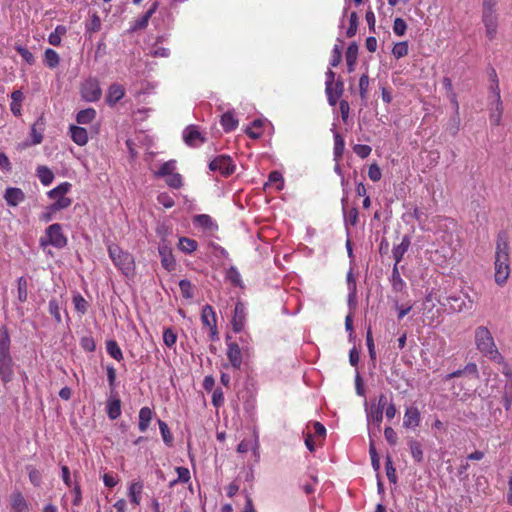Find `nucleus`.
Here are the masks:
<instances>
[{
    "label": "nucleus",
    "mask_w": 512,
    "mask_h": 512,
    "mask_svg": "<svg viewBox=\"0 0 512 512\" xmlns=\"http://www.w3.org/2000/svg\"><path fill=\"white\" fill-rule=\"evenodd\" d=\"M245 306L242 302H237L234 308V315L232 318V328L235 332H240L245 324Z\"/></svg>",
    "instance_id": "dca6fc26"
},
{
    "label": "nucleus",
    "mask_w": 512,
    "mask_h": 512,
    "mask_svg": "<svg viewBox=\"0 0 512 512\" xmlns=\"http://www.w3.org/2000/svg\"><path fill=\"white\" fill-rule=\"evenodd\" d=\"M407 445L409 447L410 453L414 461L420 463L423 461V450L422 445L419 441L414 438L407 439Z\"/></svg>",
    "instance_id": "cd10ccee"
},
{
    "label": "nucleus",
    "mask_w": 512,
    "mask_h": 512,
    "mask_svg": "<svg viewBox=\"0 0 512 512\" xmlns=\"http://www.w3.org/2000/svg\"><path fill=\"white\" fill-rule=\"evenodd\" d=\"M107 415L111 420H115L121 415V400L118 397L110 398L106 405Z\"/></svg>",
    "instance_id": "393cba45"
},
{
    "label": "nucleus",
    "mask_w": 512,
    "mask_h": 512,
    "mask_svg": "<svg viewBox=\"0 0 512 512\" xmlns=\"http://www.w3.org/2000/svg\"><path fill=\"white\" fill-rule=\"evenodd\" d=\"M4 199L9 206L15 207L25 199V194L20 188L9 187L5 191Z\"/></svg>",
    "instance_id": "aec40b11"
},
{
    "label": "nucleus",
    "mask_w": 512,
    "mask_h": 512,
    "mask_svg": "<svg viewBox=\"0 0 512 512\" xmlns=\"http://www.w3.org/2000/svg\"><path fill=\"white\" fill-rule=\"evenodd\" d=\"M344 146L343 138L339 134H335L334 155L336 159L342 156Z\"/></svg>",
    "instance_id": "680f3d73"
},
{
    "label": "nucleus",
    "mask_w": 512,
    "mask_h": 512,
    "mask_svg": "<svg viewBox=\"0 0 512 512\" xmlns=\"http://www.w3.org/2000/svg\"><path fill=\"white\" fill-rule=\"evenodd\" d=\"M157 6L158 4L155 2L143 16H141L134 22L133 26L131 27V30L136 31L145 28L148 25L151 16L156 12Z\"/></svg>",
    "instance_id": "bb28decb"
},
{
    "label": "nucleus",
    "mask_w": 512,
    "mask_h": 512,
    "mask_svg": "<svg viewBox=\"0 0 512 512\" xmlns=\"http://www.w3.org/2000/svg\"><path fill=\"white\" fill-rule=\"evenodd\" d=\"M392 54L396 59H400L408 54V42L402 41L394 45Z\"/></svg>",
    "instance_id": "de8ad7c7"
},
{
    "label": "nucleus",
    "mask_w": 512,
    "mask_h": 512,
    "mask_svg": "<svg viewBox=\"0 0 512 512\" xmlns=\"http://www.w3.org/2000/svg\"><path fill=\"white\" fill-rule=\"evenodd\" d=\"M67 33V28L64 25H57L53 32L48 36V42L52 46H59L62 42V37Z\"/></svg>",
    "instance_id": "7c9ffc66"
},
{
    "label": "nucleus",
    "mask_w": 512,
    "mask_h": 512,
    "mask_svg": "<svg viewBox=\"0 0 512 512\" xmlns=\"http://www.w3.org/2000/svg\"><path fill=\"white\" fill-rule=\"evenodd\" d=\"M384 400H385V396L381 395L380 399H379L378 407H376L375 409H371L369 412H367L368 426L371 423H373L376 426L377 430L380 429V424L383 419V408H384V404H385Z\"/></svg>",
    "instance_id": "f3484780"
},
{
    "label": "nucleus",
    "mask_w": 512,
    "mask_h": 512,
    "mask_svg": "<svg viewBox=\"0 0 512 512\" xmlns=\"http://www.w3.org/2000/svg\"><path fill=\"white\" fill-rule=\"evenodd\" d=\"M500 99L496 98V108L491 112L490 115V123L492 126H500L501 123V115H502V107H501Z\"/></svg>",
    "instance_id": "c03bdc74"
},
{
    "label": "nucleus",
    "mask_w": 512,
    "mask_h": 512,
    "mask_svg": "<svg viewBox=\"0 0 512 512\" xmlns=\"http://www.w3.org/2000/svg\"><path fill=\"white\" fill-rule=\"evenodd\" d=\"M80 345L86 352H93L96 349V343L92 336L82 337L80 340Z\"/></svg>",
    "instance_id": "6e6d98bb"
},
{
    "label": "nucleus",
    "mask_w": 512,
    "mask_h": 512,
    "mask_svg": "<svg viewBox=\"0 0 512 512\" xmlns=\"http://www.w3.org/2000/svg\"><path fill=\"white\" fill-rule=\"evenodd\" d=\"M407 29L406 22L402 18H396L394 20L393 31L396 35L402 36L405 34Z\"/></svg>",
    "instance_id": "0e129e2a"
},
{
    "label": "nucleus",
    "mask_w": 512,
    "mask_h": 512,
    "mask_svg": "<svg viewBox=\"0 0 512 512\" xmlns=\"http://www.w3.org/2000/svg\"><path fill=\"white\" fill-rule=\"evenodd\" d=\"M174 170H175V162L174 161H167L165 163H163L159 170L157 172H155V176L156 177H164V176H169L171 174L174 173Z\"/></svg>",
    "instance_id": "a18cd8bd"
},
{
    "label": "nucleus",
    "mask_w": 512,
    "mask_h": 512,
    "mask_svg": "<svg viewBox=\"0 0 512 512\" xmlns=\"http://www.w3.org/2000/svg\"><path fill=\"white\" fill-rule=\"evenodd\" d=\"M178 248L186 254H191L197 250L198 243L194 239L188 237H180Z\"/></svg>",
    "instance_id": "2f4dec72"
},
{
    "label": "nucleus",
    "mask_w": 512,
    "mask_h": 512,
    "mask_svg": "<svg viewBox=\"0 0 512 512\" xmlns=\"http://www.w3.org/2000/svg\"><path fill=\"white\" fill-rule=\"evenodd\" d=\"M41 246L52 245L56 248H64L67 245V238L62 232L60 224L55 223L46 229V236L40 239Z\"/></svg>",
    "instance_id": "0eeeda50"
},
{
    "label": "nucleus",
    "mask_w": 512,
    "mask_h": 512,
    "mask_svg": "<svg viewBox=\"0 0 512 512\" xmlns=\"http://www.w3.org/2000/svg\"><path fill=\"white\" fill-rule=\"evenodd\" d=\"M510 274L509 249L505 234H499L495 254V282L498 285L506 283Z\"/></svg>",
    "instance_id": "f03ea898"
},
{
    "label": "nucleus",
    "mask_w": 512,
    "mask_h": 512,
    "mask_svg": "<svg viewBox=\"0 0 512 512\" xmlns=\"http://www.w3.org/2000/svg\"><path fill=\"white\" fill-rule=\"evenodd\" d=\"M266 185H274L277 190H282L284 187V178L282 174L279 171H272L269 174Z\"/></svg>",
    "instance_id": "79ce46f5"
},
{
    "label": "nucleus",
    "mask_w": 512,
    "mask_h": 512,
    "mask_svg": "<svg viewBox=\"0 0 512 512\" xmlns=\"http://www.w3.org/2000/svg\"><path fill=\"white\" fill-rule=\"evenodd\" d=\"M357 28H358V16H357L356 12H352L350 14L349 27L346 31V36L348 38H352L353 36H355V34L357 32Z\"/></svg>",
    "instance_id": "3c124183"
},
{
    "label": "nucleus",
    "mask_w": 512,
    "mask_h": 512,
    "mask_svg": "<svg viewBox=\"0 0 512 512\" xmlns=\"http://www.w3.org/2000/svg\"><path fill=\"white\" fill-rule=\"evenodd\" d=\"M176 472L178 475L177 481L187 483L190 480V471L186 467H177Z\"/></svg>",
    "instance_id": "774afa93"
},
{
    "label": "nucleus",
    "mask_w": 512,
    "mask_h": 512,
    "mask_svg": "<svg viewBox=\"0 0 512 512\" xmlns=\"http://www.w3.org/2000/svg\"><path fill=\"white\" fill-rule=\"evenodd\" d=\"M158 425H159V429H160V433L162 435L163 441L166 444L170 445L172 443L173 438L170 433L168 425L162 420H158Z\"/></svg>",
    "instance_id": "5fc2aeb1"
},
{
    "label": "nucleus",
    "mask_w": 512,
    "mask_h": 512,
    "mask_svg": "<svg viewBox=\"0 0 512 512\" xmlns=\"http://www.w3.org/2000/svg\"><path fill=\"white\" fill-rule=\"evenodd\" d=\"M10 500L14 512H29L28 504L21 492L12 493Z\"/></svg>",
    "instance_id": "5701e85b"
},
{
    "label": "nucleus",
    "mask_w": 512,
    "mask_h": 512,
    "mask_svg": "<svg viewBox=\"0 0 512 512\" xmlns=\"http://www.w3.org/2000/svg\"><path fill=\"white\" fill-rule=\"evenodd\" d=\"M153 412L149 407H142L139 411L138 428L141 432H145L152 420Z\"/></svg>",
    "instance_id": "c85d7f7f"
},
{
    "label": "nucleus",
    "mask_w": 512,
    "mask_h": 512,
    "mask_svg": "<svg viewBox=\"0 0 512 512\" xmlns=\"http://www.w3.org/2000/svg\"><path fill=\"white\" fill-rule=\"evenodd\" d=\"M475 345L477 350L490 360L497 363H502L504 361V358L498 351L494 338L487 327L479 326L475 329Z\"/></svg>",
    "instance_id": "7ed1b4c3"
},
{
    "label": "nucleus",
    "mask_w": 512,
    "mask_h": 512,
    "mask_svg": "<svg viewBox=\"0 0 512 512\" xmlns=\"http://www.w3.org/2000/svg\"><path fill=\"white\" fill-rule=\"evenodd\" d=\"M166 183L169 187L178 189L182 186V176L179 173H173L168 176Z\"/></svg>",
    "instance_id": "4d7b16f0"
},
{
    "label": "nucleus",
    "mask_w": 512,
    "mask_h": 512,
    "mask_svg": "<svg viewBox=\"0 0 512 512\" xmlns=\"http://www.w3.org/2000/svg\"><path fill=\"white\" fill-rule=\"evenodd\" d=\"M228 339H230V337H227V340ZM226 355L229 360L230 366L236 370H239L241 368L243 358L241 349L236 342L227 341Z\"/></svg>",
    "instance_id": "f8f14e48"
},
{
    "label": "nucleus",
    "mask_w": 512,
    "mask_h": 512,
    "mask_svg": "<svg viewBox=\"0 0 512 512\" xmlns=\"http://www.w3.org/2000/svg\"><path fill=\"white\" fill-rule=\"evenodd\" d=\"M371 150V147L368 145L356 144L353 147L354 153L362 159L367 158L370 155Z\"/></svg>",
    "instance_id": "13d9d810"
},
{
    "label": "nucleus",
    "mask_w": 512,
    "mask_h": 512,
    "mask_svg": "<svg viewBox=\"0 0 512 512\" xmlns=\"http://www.w3.org/2000/svg\"><path fill=\"white\" fill-rule=\"evenodd\" d=\"M158 251L163 268L167 271H173L176 267V262L170 246L165 241H162L158 247Z\"/></svg>",
    "instance_id": "ddd939ff"
},
{
    "label": "nucleus",
    "mask_w": 512,
    "mask_h": 512,
    "mask_svg": "<svg viewBox=\"0 0 512 512\" xmlns=\"http://www.w3.org/2000/svg\"><path fill=\"white\" fill-rule=\"evenodd\" d=\"M101 28V19L100 17L94 13L90 16L89 21L85 24L86 32L89 34L98 32Z\"/></svg>",
    "instance_id": "58836bf2"
},
{
    "label": "nucleus",
    "mask_w": 512,
    "mask_h": 512,
    "mask_svg": "<svg viewBox=\"0 0 512 512\" xmlns=\"http://www.w3.org/2000/svg\"><path fill=\"white\" fill-rule=\"evenodd\" d=\"M347 284L349 289V301L356 295V281L353 276L352 270L347 273Z\"/></svg>",
    "instance_id": "e2e57ef3"
},
{
    "label": "nucleus",
    "mask_w": 512,
    "mask_h": 512,
    "mask_svg": "<svg viewBox=\"0 0 512 512\" xmlns=\"http://www.w3.org/2000/svg\"><path fill=\"white\" fill-rule=\"evenodd\" d=\"M177 334L174 332L172 328H165L163 331V342L164 344L171 348L176 344Z\"/></svg>",
    "instance_id": "8fccbe9b"
},
{
    "label": "nucleus",
    "mask_w": 512,
    "mask_h": 512,
    "mask_svg": "<svg viewBox=\"0 0 512 512\" xmlns=\"http://www.w3.org/2000/svg\"><path fill=\"white\" fill-rule=\"evenodd\" d=\"M221 125L223 128H235L238 126L239 122L235 118L234 112L227 111L221 116L220 120Z\"/></svg>",
    "instance_id": "a19ab883"
},
{
    "label": "nucleus",
    "mask_w": 512,
    "mask_h": 512,
    "mask_svg": "<svg viewBox=\"0 0 512 512\" xmlns=\"http://www.w3.org/2000/svg\"><path fill=\"white\" fill-rule=\"evenodd\" d=\"M109 257L113 264L125 275L132 276L135 271V262L133 256L123 251L118 245L112 244L108 247Z\"/></svg>",
    "instance_id": "20e7f679"
},
{
    "label": "nucleus",
    "mask_w": 512,
    "mask_h": 512,
    "mask_svg": "<svg viewBox=\"0 0 512 512\" xmlns=\"http://www.w3.org/2000/svg\"><path fill=\"white\" fill-rule=\"evenodd\" d=\"M358 56V44L351 42L346 50L345 58L346 62H356Z\"/></svg>",
    "instance_id": "603ef678"
},
{
    "label": "nucleus",
    "mask_w": 512,
    "mask_h": 512,
    "mask_svg": "<svg viewBox=\"0 0 512 512\" xmlns=\"http://www.w3.org/2000/svg\"><path fill=\"white\" fill-rule=\"evenodd\" d=\"M17 298L20 302H25L28 299V281L24 276L17 280Z\"/></svg>",
    "instance_id": "c9c22d12"
},
{
    "label": "nucleus",
    "mask_w": 512,
    "mask_h": 512,
    "mask_svg": "<svg viewBox=\"0 0 512 512\" xmlns=\"http://www.w3.org/2000/svg\"><path fill=\"white\" fill-rule=\"evenodd\" d=\"M235 168L231 157L227 155H219L209 163L211 171H218L224 177L232 175L235 172Z\"/></svg>",
    "instance_id": "6e6552de"
},
{
    "label": "nucleus",
    "mask_w": 512,
    "mask_h": 512,
    "mask_svg": "<svg viewBox=\"0 0 512 512\" xmlns=\"http://www.w3.org/2000/svg\"><path fill=\"white\" fill-rule=\"evenodd\" d=\"M420 423V412L416 407H409L406 409L404 418H403V426L406 428H415Z\"/></svg>",
    "instance_id": "4be33fe9"
},
{
    "label": "nucleus",
    "mask_w": 512,
    "mask_h": 512,
    "mask_svg": "<svg viewBox=\"0 0 512 512\" xmlns=\"http://www.w3.org/2000/svg\"><path fill=\"white\" fill-rule=\"evenodd\" d=\"M212 404L216 408H219L224 404V394L221 388H217L213 391Z\"/></svg>",
    "instance_id": "69168bd1"
},
{
    "label": "nucleus",
    "mask_w": 512,
    "mask_h": 512,
    "mask_svg": "<svg viewBox=\"0 0 512 512\" xmlns=\"http://www.w3.org/2000/svg\"><path fill=\"white\" fill-rule=\"evenodd\" d=\"M259 448H260V444H259L258 436L254 433L251 438L243 439L238 444L237 452L243 454V453H247L249 450H252L256 460H258L260 457Z\"/></svg>",
    "instance_id": "4468645a"
},
{
    "label": "nucleus",
    "mask_w": 512,
    "mask_h": 512,
    "mask_svg": "<svg viewBox=\"0 0 512 512\" xmlns=\"http://www.w3.org/2000/svg\"><path fill=\"white\" fill-rule=\"evenodd\" d=\"M179 288H180L181 294L184 298H186V299L193 298V296H194L193 286L189 280H187V279L181 280L179 282Z\"/></svg>",
    "instance_id": "09e8293b"
},
{
    "label": "nucleus",
    "mask_w": 512,
    "mask_h": 512,
    "mask_svg": "<svg viewBox=\"0 0 512 512\" xmlns=\"http://www.w3.org/2000/svg\"><path fill=\"white\" fill-rule=\"evenodd\" d=\"M37 176L44 186L50 185L54 180L53 172L46 166H39L37 168Z\"/></svg>",
    "instance_id": "72a5a7b5"
},
{
    "label": "nucleus",
    "mask_w": 512,
    "mask_h": 512,
    "mask_svg": "<svg viewBox=\"0 0 512 512\" xmlns=\"http://www.w3.org/2000/svg\"><path fill=\"white\" fill-rule=\"evenodd\" d=\"M69 131L71 133L72 140L76 144L83 146L87 143V141H88L87 130H69Z\"/></svg>",
    "instance_id": "49530a36"
},
{
    "label": "nucleus",
    "mask_w": 512,
    "mask_h": 512,
    "mask_svg": "<svg viewBox=\"0 0 512 512\" xmlns=\"http://www.w3.org/2000/svg\"><path fill=\"white\" fill-rule=\"evenodd\" d=\"M102 94L100 83L96 78H88L81 85V95L88 102H95Z\"/></svg>",
    "instance_id": "1a4fd4ad"
},
{
    "label": "nucleus",
    "mask_w": 512,
    "mask_h": 512,
    "mask_svg": "<svg viewBox=\"0 0 512 512\" xmlns=\"http://www.w3.org/2000/svg\"><path fill=\"white\" fill-rule=\"evenodd\" d=\"M183 139L185 143L191 147H198L206 140L200 130H189L188 133L183 135Z\"/></svg>",
    "instance_id": "b1692460"
},
{
    "label": "nucleus",
    "mask_w": 512,
    "mask_h": 512,
    "mask_svg": "<svg viewBox=\"0 0 512 512\" xmlns=\"http://www.w3.org/2000/svg\"><path fill=\"white\" fill-rule=\"evenodd\" d=\"M72 300H73L74 308L79 314L84 315L87 313L88 308H89V303L81 294L77 293L76 295L73 296Z\"/></svg>",
    "instance_id": "4c0bfd02"
},
{
    "label": "nucleus",
    "mask_w": 512,
    "mask_h": 512,
    "mask_svg": "<svg viewBox=\"0 0 512 512\" xmlns=\"http://www.w3.org/2000/svg\"><path fill=\"white\" fill-rule=\"evenodd\" d=\"M194 224L201 226L204 229L212 230L216 228L215 223L212 218L207 214H199L196 215L193 219Z\"/></svg>",
    "instance_id": "e433bc0d"
},
{
    "label": "nucleus",
    "mask_w": 512,
    "mask_h": 512,
    "mask_svg": "<svg viewBox=\"0 0 512 512\" xmlns=\"http://www.w3.org/2000/svg\"><path fill=\"white\" fill-rule=\"evenodd\" d=\"M201 321L204 326H206L210 329L211 339L215 340L218 335L217 318H216V313L211 305L206 304L202 308Z\"/></svg>",
    "instance_id": "9b49d317"
},
{
    "label": "nucleus",
    "mask_w": 512,
    "mask_h": 512,
    "mask_svg": "<svg viewBox=\"0 0 512 512\" xmlns=\"http://www.w3.org/2000/svg\"><path fill=\"white\" fill-rule=\"evenodd\" d=\"M24 100V94L20 90H15L11 94L10 109L15 116L21 114L22 102Z\"/></svg>",
    "instance_id": "c756f323"
},
{
    "label": "nucleus",
    "mask_w": 512,
    "mask_h": 512,
    "mask_svg": "<svg viewBox=\"0 0 512 512\" xmlns=\"http://www.w3.org/2000/svg\"><path fill=\"white\" fill-rule=\"evenodd\" d=\"M326 94L328 96L329 103L334 106L337 103L338 98L341 96L343 92V82L338 80L335 84V88H333V82L335 78V73L329 70L326 73Z\"/></svg>",
    "instance_id": "9d476101"
},
{
    "label": "nucleus",
    "mask_w": 512,
    "mask_h": 512,
    "mask_svg": "<svg viewBox=\"0 0 512 512\" xmlns=\"http://www.w3.org/2000/svg\"><path fill=\"white\" fill-rule=\"evenodd\" d=\"M450 308L454 311L461 312L463 310H470L473 307V300L465 295L461 296H450L447 298Z\"/></svg>",
    "instance_id": "2eb2a0df"
},
{
    "label": "nucleus",
    "mask_w": 512,
    "mask_h": 512,
    "mask_svg": "<svg viewBox=\"0 0 512 512\" xmlns=\"http://www.w3.org/2000/svg\"><path fill=\"white\" fill-rule=\"evenodd\" d=\"M10 335L5 325L0 327V379L8 383L14 376V361L10 354Z\"/></svg>",
    "instance_id": "f257e3e1"
},
{
    "label": "nucleus",
    "mask_w": 512,
    "mask_h": 512,
    "mask_svg": "<svg viewBox=\"0 0 512 512\" xmlns=\"http://www.w3.org/2000/svg\"><path fill=\"white\" fill-rule=\"evenodd\" d=\"M368 88H369V77L365 73L359 79V91H360V96L362 99L366 98Z\"/></svg>",
    "instance_id": "bf43d9fd"
},
{
    "label": "nucleus",
    "mask_w": 512,
    "mask_h": 512,
    "mask_svg": "<svg viewBox=\"0 0 512 512\" xmlns=\"http://www.w3.org/2000/svg\"><path fill=\"white\" fill-rule=\"evenodd\" d=\"M158 203L163 205L165 208H171L174 206V199L167 193H161L157 197Z\"/></svg>",
    "instance_id": "338daca9"
},
{
    "label": "nucleus",
    "mask_w": 512,
    "mask_h": 512,
    "mask_svg": "<svg viewBox=\"0 0 512 512\" xmlns=\"http://www.w3.org/2000/svg\"><path fill=\"white\" fill-rule=\"evenodd\" d=\"M49 313L53 316L56 323L60 324L62 322L61 314H60V305L59 301L56 298H52L48 304Z\"/></svg>",
    "instance_id": "37998d69"
},
{
    "label": "nucleus",
    "mask_w": 512,
    "mask_h": 512,
    "mask_svg": "<svg viewBox=\"0 0 512 512\" xmlns=\"http://www.w3.org/2000/svg\"><path fill=\"white\" fill-rule=\"evenodd\" d=\"M368 176L373 182H378L381 179L382 172L376 163H373L369 166Z\"/></svg>",
    "instance_id": "052dcab7"
},
{
    "label": "nucleus",
    "mask_w": 512,
    "mask_h": 512,
    "mask_svg": "<svg viewBox=\"0 0 512 512\" xmlns=\"http://www.w3.org/2000/svg\"><path fill=\"white\" fill-rule=\"evenodd\" d=\"M143 492V484L140 481L132 482L129 486L128 496L131 503L139 505L141 502V495Z\"/></svg>",
    "instance_id": "a878e982"
},
{
    "label": "nucleus",
    "mask_w": 512,
    "mask_h": 512,
    "mask_svg": "<svg viewBox=\"0 0 512 512\" xmlns=\"http://www.w3.org/2000/svg\"><path fill=\"white\" fill-rule=\"evenodd\" d=\"M390 283H391L393 292L406 293L407 286H406L405 281L401 277L399 267L393 266L392 274L390 277Z\"/></svg>",
    "instance_id": "412c9836"
},
{
    "label": "nucleus",
    "mask_w": 512,
    "mask_h": 512,
    "mask_svg": "<svg viewBox=\"0 0 512 512\" xmlns=\"http://www.w3.org/2000/svg\"><path fill=\"white\" fill-rule=\"evenodd\" d=\"M495 5L496 2L483 1L482 21L486 28V35L490 40L495 38L498 27L497 15L494 10Z\"/></svg>",
    "instance_id": "423d86ee"
},
{
    "label": "nucleus",
    "mask_w": 512,
    "mask_h": 512,
    "mask_svg": "<svg viewBox=\"0 0 512 512\" xmlns=\"http://www.w3.org/2000/svg\"><path fill=\"white\" fill-rule=\"evenodd\" d=\"M59 62L60 57L58 53L51 48H47L44 52V63L46 66L53 69L59 65Z\"/></svg>",
    "instance_id": "f704fd0d"
},
{
    "label": "nucleus",
    "mask_w": 512,
    "mask_h": 512,
    "mask_svg": "<svg viewBox=\"0 0 512 512\" xmlns=\"http://www.w3.org/2000/svg\"><path fill=\"white\" fill-rule=\"evenodd\" d=\"M369 454L371 458V464L374 470L378 471L380 469V458L376 451L373 440H370Z\"/></svg>",
    "instance_id": "864d4df0"
},
{
    "label": "nucleus",
    "mask_w": 512,
    "mask_h": 512,
    "mask_svg": "<svg viewBox=\"0 0 512 512\" xmlns=\"http://www.w3.org/2000/svg\"><path fill=\"white\" fill-rule=\"evenodd\" d=\"M410 245V237L408 235H404L401 239V242L398 245L394 246L392 254L395 263L393 266L399 267V263L403 259L405 253L408 251Z\"/></svg>",
    "instance_id": "a211bd4d"
},
{
    "label": "nucleus",
    "mask_w": 512,
    "mask_h": 512,
    "mask_svg": "<svg viewBox=\"0 0 512 512\" xmlns=\"http://www.w3.org/2000/svg\"><path fill=\"white\" fill-rule=\"evenodd\" d=\"M106 351L116 361L120 362L123 360L122 350L115 340L106 341Z\"/></svg>",
    "instance_id": "473e14b6"
},
{
    "label": "nucleus",
    "mask_w": 512,
    "mask_h": 512,
    "mask_svg": "<svg viewBox=\"0 0 512 512\" xmlns=\"http://www.w3.org/2000/svg\"><path fill=\"white\" fill-rule=\"evenodd\" d=\"M71 186L69 182H62L47 193L48 197L53 200V203L50 204L52 212H59L71 206L72 199L66 196Z\"/></svg>",
    "instance_id": "39448f33"
},
{
    "label": "nucleus",
    "mask_w": 512,
    "mask_h": 512,
    "mask_svg": "<svg viewBox=\"0 0 512 512\" xmlns=\"http://www.w3.org/2000/svg\"><path fill=\"white\" fill-rule=\"evenodd\" d=\"M96 116V111L92 108H88V109H85V110H82L80 111L78 114H77V122L79 124H89Z\"/></svg>",
    "instance_id": "ea45409f"
},
{
    "label": "nucleus",
    "mask_w": 512,
    "mask_h": 512,
    "mask_svg": "<svg viewBox=\"0 0 512 512\" xmlns=\"http://www.w3.org/2000/svg\"><path fill=\"white\" fill-rule=\"evenodd\" d=\"M124 95V87L118 83H113L108 88L106 95V103L109 106H114L118 101H120L124 97Z\"/></svg>",
    "instance_id": "6ab92c4d"
}]
</instances>
